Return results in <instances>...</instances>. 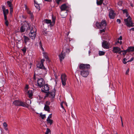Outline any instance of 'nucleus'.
I'll use <instances>...</instances> for the list:
<instances>
[{"label": "nucleus", "instance_id": "nucleus-1", "mask_svg": "<svg viewBox=\"0 0 134 134\" xmlns=\"http://www.w3.org/2000/svg\"><path fill=\"white\" fill-rule=\"evenodd\" d=\"M31 103V101L30 100H27L26 103L20 100H15L13 102V104L16 106H22L26 108H28L30 106L29 104Z\"/></svg>", "mask_w": 134, "mask_h": 134}, {"label": "nucleus", "instance_id": "nucleus-2", "mask_svg": "<svg viewBox=\"0 0 134 134\" xmlns=\"http://www.w3.org/2000/svg\"><path fill=\"white\" fill-rule=\"evenodd\" d=\"M24 24L20 28V31L21 32H24L25 30L27 31H28L31 29L30 25L27 21H24Z\"/></svg>", "mask_w": 134, "mask_h": 134}, {"label": "nucleus", "instance_id": "nucleus-3", "mask_svg": "<svg viewBox=\"0 0 134 134\" xmlns=\"http://www.w3.org/2000/svg\"><path fill=\"white\" fill-rule=\"evenodd\" d=\"M96 26L99 29H103L102 30H100V33H102L103 32H104L105 31L104 29L106 28V23L105 20H102L100 23L97 22L96 23Z\"/></svg>", "mask_w": 134, "mask_h": 134}, {"label": "nucleus", "instance_id": "nucleus-4", "mask_svg": "<svg viewBox=\"0 0 134 134\" xmlns=\"http://www.w3.org/2000/svg\"><path fill=\"white\" fill-rule=\"evenodd\" d=\"M44 61L45 60L44 59H42L41 62L38 63L37 64L36 66L37 68L41 69L43 71V73L45 74L46 73L47 71L46 68L43 65V63Z\"/></svg>", "mask_w": 134, "mask_h": 134}, {"label": "nucleus", "instance_id": "nucleus-5", "mask_svg": "<svg viewBox=\"0 0 134 134\" xmlns=\"http://www.w3.org/2000/svg\"><path fill=\"white\" fill-rule=\"evenodd\" d=\"M36 29L35 27H32L31 28L30 31L29 33L30 38L32 40L35 39L36 35Z\"/></svg>", "mask_w": 134, "mask_h": 134}, {"label": "nucleus", "instance_id": "nucleus-6", "mask_svg": "<svg viewBox=\"0 0 134 134\" xmlns=\"http://www.w3.org/2000/svg\"><path fill=\"white\" fill-rule=\"evenodd\" d=\"M124 21L125 25L128 27H132L134 26V24L132 21L131 17L127 18L126 19H124Z\"/></svg>", "mask_w": 134, "mask_h": 134}, {"label": "nucleus", "instance_id": "nucleus-7", "mask_svg": "<svg viewBox=\"0 0 134 134\" xmlns=\"http://www.w3.org/2000/svg\"><path fill=\"white\" fill-rule=\"evenodd\" d=\"M61 78L62 85L65 86L66 85V81L67 79L66 75L65 74L61 75Z\"/></svg>", "mask_w": 134, "mask_h": 134}, {"label": "nucleus", "instance_id": "nucleus-8", "mask_svg": "<svg viewBox=\"0 0 134 134\" xmlns=\"http://www.w3.org/2000/svg\"><path fill=\"white\" fill-rule=\"evenodd\" d=\"M37 83L38 86L40 88L43 86L45 83V81L42 78L38 79L37 80Z\"/></svg>", "mask_w": 134, "mask_h": 134}, {"label": "nucleus", "instance_id": "nucleus-9", "mask_svg": "<svg viewBox=\"0 0 134 134\" xmlns=\"http://www.w3.org/2000/svg\"><path fill=\"white\" fill-rule=\"evenodd\" d=\"M55 91L54 88L53 91H51L48 92L46 94V96L49 97L51 98H54L55 96Z\"/></svg>", "mask_w": 134, "mask_h": 134}, {"label": "nucleus", "instance_id": "nucleus-10", "mask_svg": "<svg viewBox=\"0 0 134 134\" xmlns=\"http://www.w3.org/2000/svg\"><path fill=\"white\" fill-rule=\"evenodd\" d=\"M28 86L26 85L25 88V90L26 92V93L28 95L29 97L30 98H31L33 95L32 91L31 90H28Z\"/></svg>", "mask_w": 134, "mask_h": 134}, {"label": "nucleus", "instance_id": "nucleus-11", "mask_svg": "<svg viewBox=\"0 0 134 134\" xmlns=\"http://www.w3.org/2000/svg\"><path fill=\"white\" fill-rule=\"evenodd\" d=\"M102 46L104 48L108 49L109 48L110 43L106 41H103L102 43Z\"/></svg>", "mask_w": 134, "mask_h": 134}, {"label": "nucleus", "instance_id": "nucleus-12", "mask_svg": "<svg viewBox=\"0 0 134 134\" xmlns=\"http://www.w3.org/2000/svg\"><path fill=\"white\" fill-rule=\"evenodd\" d=\"M42 88L41 89L42 92L47 93L49 90V87L47 84H45L44 86H43Z\"/></svg>", "mask_w": 134, "mask_h": 134}, {"label": "nucleus", "instance_id": "nucleus-13", "mask_svg": "<svg viewBox=\"0 0 134 134\" xmlns=\"http://www.w3.org/2000/svg\"><path fill=\"white\" fill-rule=\"evenodd\" d=\"M2 10L3 12L4 16V19L5 20L6 18H7V15L8 14L9 11L8 9H5L4 6L3 5L2 7Z\"/></svg>", "mask_w": 134, "mask_h": 134}, {"label": "nucleus", "instance_id": "nucleus-14", "mask_svg": "<svg viewBox=\"0 0 134 134\" xmlns=\"http://www.w3.org/2000/svg\"><path fill=\"white\" fill-rule=\"evenodd\" d=\"M80 73L81 75L84 77H86L89 74L88 70H86V71L81 70L80 71Z\"/></svg>", "mask_w": 134, "mask_h": 134}, {"label": "nucleus", "instance_id": "nucleus-15", "mask_svg": "<svg viewBox=\"0 0 134 134\" xmlns=\"http://www.w3.org/2000/svg\"><path fill=\"white\" fill-rule=\"evenodd\" d=\"M64 50V49L63 48L61 53L59 55V59L61 62H62L63 59H64L66 55L65 53L63 52Z\"/></svg>", "mask_w": 134, "mask_h": 134}, {"label": "nucleus", "instance_id": "nucleus-16", "mask_svg": "<svg viewBox=\"0 0 134 134\" xmlns=\"http://www.w3.org/2000/svg\"><path fill=\"white\" fill-rule=\"evenodd\" d=\"M109 16L110 19H114L115 16V14L114 11L113 10H110Z\"/></svg>", "mask_w": 134, "mask_h": 134}, {"label": "nucleus", "instance_id": "nucleus-17", "mask_svg": "<svg viewBox=\"0 0 134 134\" xmlns=\"http://www.w3.org/2000/svg\"><path fill=\"white\" fill-rule=\"evenodd\" d=\"M121 50L120 48L118 47H114L113 48L112 51L114 53H120L119 52Z\"/></svg>", "mask_w": 134, "mask_h": 134}, {"label": "nucleus", "instance_id": "nucleus-18", "mask_svg": "<svg viewBox=\"0 0 134 134\" xmlns=\"http://www.w3.org/2000/svg\"><path fill=\"white\" fill-rule=\"evenodd\" d=\"M68 8V6L66 4H62L60 7L61 12L62 11L66 10Z\"/></svg>", "mask_w": 134, "mask_h": 134}, {"label": "nucleus", "instance_id": "nucleus-19", "mask_svg": "<svg viewBox=\"0 0 134 134\" xmlns=\"http://www.w3.org/2000/svg\"><path fill=\"white\" fill-rule=\"evenodd\" d=\"M45 23L47 24H50V25L51 26H53V24H52V23L51 21L50 20H48L47 19H45L44 20Z\"/></svg>", "mask_w": 134, "mask_h": 134}, {"label": "nucleus", "instance_id": "nucleus-20", "mask_svg": "<svg viewBox=\"0 0 134 134\" xmlns=\"http://www.w3.org/2000/svg\"><path fill=\"white\" fill-rule=\"evenodd\" d=\"M126 51L128 52L133 51H134V47H129L126 49Z\"/></svg>", "mask_w": 134, "mask_h": 134}, {"label": "nucleus", "instance_id": "nucleus-21", "mask_svg": "<svg viewBox=\"0 0 134 134\" xmlns=\"http://www.w3.org/2000/svg\"><path fill=\"white\" fill-rule=\"evenodd\" d=\"M23 37L24 39V42L26 44L28 41L30 40V39L28 37L25 35L23 36Z\"/></svg>", "mask_w": 134, "mask_h": 134}, {"label": "nucleus", "instance_id": "nucleus-22", "mask_svg": "<svg viewBox=\"0 0 134 134\" xmlns=\"http://www.w3.org/2000/svg\"><path fill=\"white\" fill-rule=\"evenodd\" d=\"M44 109L46 111H47L48 112H50V108L48 105H45Z\"/></svg>", "mask_w": 134, "mask_h": 134}, {"label": "nucleus", "instance_id": "nucleus-23", "mask_svg": "<svg viewBox=\"0 0 134 134\" xmlns=\"http://www.w3.org/2000/svg\"><path fill=\"white\" fill-rule=\"evenodd\" d=\"M84 64H80L79 65V68L80 69L83 70L85 69Z\"/></svg>", "mask_w": 134, "mask_h": 134}, {"label": "nucleus", "instance_id": "nucleus-24", "mask_svg": "<svg viewBox=\"0 0 134 134\" xmlns=\"http://www.w3.org/2000/svg\"><path fill=\"white\" fill-rule=\"evenodd\" d=\"M84 67L85 69H89L90 68V65L89 64H84Z\"/></svg>", "mask_w": 134, "mask_h": 134}, {"label": "nucleus", "instance_id": "nucleus-25", "mask_svg": "<svg viewBox=\"0 0 134 134\" xmlns=\"http://www.w3.org/2000/svg\"><path fill=\"white\" fill-rule=\"evenodd\" d=\"M46 120L47 123L49 124L50 125L52 124L53 122V120L51 119H47Z\"/></svg>", "mask_w": 134, "mask_h": 134}, {"label": "nucleus", "instance_id": "nucleus-26", "mask_svg": "<svg viewBox=\"0 0 134 134\" xmlns=\"http://www.w3.org/2000/svg\"><path fill=\"white\" fill-rule=\"evenodd\" d=\"M52 23L53 24V25L55 22V16H52Z\"/></svg>", "mask_w": 134, "mask_h": 134}, {"label": "nucleus", "instance_id": "nucleus-27", "mask_svg": "<svg viewBox=\"0 0 134 134\" xmlns=\"http://www.w3.org/2000/svg\"><path fill=\"white\" fill-rule=\"evenodd\" d=\"M103 2V0H100L99 1H97V3L98 5H101Z\"/></svg>", "mask_w": 134, "mask_h": 134}, {"label": "nucleus", "instance_id": "nucleus-28", "mask_svg": "<svg viewBox=\"0 0 134 134\" xmlns=\"http://www.w3.org/2000/svg\"><path fill=\"white\" fill-rule=\"evenodd\" d=\"M60 14L63 18H65L67 15V12H65V15H63V14L62 12H61Z\"/></svg>", "mask_w": 134, "mask_h": 134}, {"label": "nucleus", "instance_id": "nucleus-29", "mask_svg": "<svg viewBox=\"0 0 134 134\" xmlns=\"http://www.w3.org/2000/svg\"><path fill=\"white\" fill-rule=\"evenodd\" d=\"M105 52L103 51H99V55L101 56L103 55L104 54Z\"/></svg>", "mask_w": 134, "mask_h": 134}, {"label": "nucleus", "instance_id": "nucleus-30", "mask_svg": "<svg viewBox=\"0 0 134 134\" xmlns=\"http://www.w3.org/2000/svg\"><path fill=\"white\" fill-rule=\"evenodd\" d=\"M35 5V7L37 8V9H38L39 10H40V7L38 4H36L35 1H34Z\"/></svg>", "mask_w": 134, "mask_h": 134}, {"label": "nucleus", "instance_id": "nucleus-31", "mask_svg": "<svg viewBox=\"0 0 134 134\" xmlns=\"http://www.w3.org/2000/svg\"><path fill=\"white\" fill-rule=\"evenodd\" d=\"M7 3L9 7L10 8L12 7V4L11 2L8 1L7 2Z\"/></svg>", "mask_w": 134, "mask_h": 134}, {"label": "nucleus", "instance_id": "nucleus-32", "mask_svg": "<svg viewBox=\"0 0 134 134\" xmlns=\"http://www.w3.org/2000/svg\"><path fill=\"white\" fill-rule=\"evenodd\" d=\"M123 52L122 54L124 55H125L127 52V51H126V50H124L123 51H121L120 52V53H120L121 52Z\"/></svg>", "mask_w": 134, "mask_h": 134}, {"label": "nucleus", "instance_id": "nucleus-33", "mask_svg": "<svg viewBox=\"0 0 134 134\" xmlns=\"http://www.w3.org/2000/svg\"><path fill=\"white\" fill-rule=\"evenodd\" d=\"M43 55L44 57L47 59H48V57L47 55V54L44 52L43 53Z\"/></svg>", "mask_w": 134, "mask_h": 134}, {"label": "nucleus", "instance_id": "nucleus-34", "mask_svg": "<svg viewBox=\"0 0 134 134\" xmlns=\"http://www.w3.org/2000/svg\"><path fill=\"white\" fill-rule=\"evenodd\" d=\"M39 46H40V47L41 48V49L43 51H44V49L43 48V47H42V44L41 43V41H40L39 43Z\"/></svg>", "mask_w": 134, "mask_h": 134}, {"label": "nucleus", "instance_id": "nucleus-35", "mask_svg": "<svg viewBox=\"0 0 134 134\" xmlns=\"http://www.w3.org/2000/svg\"><path fill=\"white\" fill-rule=\"evenodd\" d=\"M21 50L24 53H26V49L25 47H24L21 49Z\"/></svg>", "mask_w": 134, "mask_h": 134}, {"label": "nucleus", "instance_id": "nucleus-36", "mask_svg": "<svg viewBox=\"0 0 134 134\" xmlns=\"http://www.w3.org/2000/svg\"><path fill=\"white\" fill-rule=\"evenodd\" d=\"M30 15L31 17V19L32 20H33L34 19V16L33 15V13L31 14Z\"/></svg>", "mask_w": 134, "mask_h": 134}, {"label": "nucleus", "instance_id": "nucleus-37", "mask_svg": "<svg viewBox=\"0 0 134 134\" xmlns=\"http://www.w3.org/2000/svg\"><path fill=\"white\" fill-rule=\"evenodd\" d=\"M40 116L41 117L42 119H43L46 117V116L45 115H42V114H40Z\"/></svg>", "mask_w": 134, "mask_h": 134}, {"label": "nucleus", "instance_id": "nucleus-38", "mask_svg": "<svg viewBox=\"0 0 134 134\" xmlns=\"http://www.w3.org/2000/svg\"><path fill=\"white\" fill-rule=\"evenodd\" d=\"M5 21V24L7 26H8L9 24V23L8 21L7 20V18H6L5 20H4Z\"/></svg>", "mask_w": 134, "mask_h": 134}, {"label": "nucleus", "instance_id": "nucleus-39", "mask_svg": "<svg viewBox=\"0 0 134 134\" xmlns=\"http://www.w3.org/2000/svg\"><path fill=\"white\" fill-rule=\"evenodd\" d=\"M50 132V130L49 129L47 128L45 132V134H48Z\"/></svg>", "mask_w": 134, "mask_h": 134}, {"label": "nucleus", "instance_id": "nucleus-40", "mask_svg": "<svg viewBox=\"0 0 134 134\" xmlns=\"http://www.w3.org/2000/svg\"><path fill=\"white\" fill-rule=\"evenodd\" d=\"M65 52L66 53H69L70 52V50L69 48H66L65 49Z\"/></svg>", "mask_w": 134, "mask_h": 134}, {"label": "nucleus", "instance_id": "nucleus-41", "mask_svg": "<svg viewBox=\"0 0 134 134\" xmlns=\"http://www.w3.org/2000/svg\"><path fill=\"white\" fill-rule=\"evenodd\" d=\"M3 125L4 127H7V124L5 122H4L3 123Z\"/></svg>", "mask_w": 134, "mask_h": 134}, {"label": "nucleus", "instance_id": "nucleus-42", "mask_svg": "<svg viewBox=\"0 0 134 134\" xmlns=\"http://www.w3.org/2000/svg\"><path fill=\"white\" fill-rule=\"evenodd\" d=\"M13 12V8L12 7L10 8V14H12Z\"/></svg>", "mask_w": 134, "mask_h": 134}, {"label": "nucleus", "instance_id": "nucleus-43", "mask_svg": "<svg viewBox=\"0 0 134 134\" xmlns=\"http://www.w3.org/2000/svg\"><path fill=\"white\" fill-rule=\"evenodd\" d=\"M126 60H127V59H126L125 58L123 59V62L124 64H126V63L127 62H126Z\"/></svg>", "mask_w": 134, "mask_h": 134}, {"label": "nucleus", "instance_id": "nucleus-44", "mask_svg": "<svg viewBox=\"0 0 134 134\" xmlns=\"http://www.w3.org/2000/svg\"><path fill=\"white\" fill-rule=\"evenodd\" d=\"M27 13L29 15H30V14H31L32 13V12H31L30 10H29V9L27 10Z\"/></svg>", "mask_w": 134, "mask_h": 134}, {"label": "nucleus", "instance_id": "nucleus-45", "mask_svg": "<svg viewBox=\"0 0 134 134\" xmlns=\"http://www.w3.org/2000/svg\"><path fill=\"white\" fill-rule=\"evenodd\" d=\"M52 114H50L48 116L47 118V119H50V118H51L52 116Z\"/></svg>", "mask_w": 134, "mask_h": 134}, {"label": "nucleus", "instance_id": "nucleus-46", "mask_svg": "<svg viewBox=\"0 0 134 134\" xmlns=\"http://www.w3.org/2000/svg\"><path fill=\"white\" fill-rule=\"evenodd\" d=\"M126 17H127V18H129V17H130V16L129 15L128 12L126 13Z\"/></svg>", "mask_w": 134, "mask_h": 134}, {"label": "nucleus", "instance_id": "nucleus-47", "mask_svg": "<svg viewBox=\"0 0 134 134\" xmlns=\"http://www.w3.org/2000/svg\"><path fill=\"white\" fill-rule=\"evenodd\" d=\"M116 21L119 24H120L121 23V20L120 19H117L116 20Z\"/></svg>", "mask_w": 134, "mask_h": 134}, {"label": "nucleus", "instance_id": "nucleus-48", "mask_svg": "<svg viewBox=\"0 0 134 134\" xmlns=\"http://www.w3.org/2000/svg\"><path fill=\"white\" fill-rule=\"evenodd\" d=\"M62 0H55L56 2L57 3L59 4V3L60 1H61Z\"/></svg>", "mask_w": 134, "mask_h": 134}, {"label": "nucleus", "instance_id": "nucleus-49", "mask_svg": "<svg viewBox=\"0 0 134 134\" xmlns=\"http://www.w3.org/2000/svg\"><path fill=\"white\" fill-rule=\"evenodd\" d=\"M122 2L121 1H119L118 3V4L119 5H121L122 4Z\"/></svg>", "mask_w": 134, "mask_h": 134}, {"label": "nucleus", "instance_id": "nucleus-50", "mask_svg": "<svg viewBox=\"0 0 134 134\" xmlns=\"http://www.w3.org/2000/svg\"><path fill=\"white\" fill-rule=\"evenodd\" d=\"M133 58H132L130 60L128 61L127 62H131L133 61Z\"/></svg>", "mask_w": 134, "mask_h": 134}, {"label": "nucleus", "instance_id": "nucleus-51", "mask_svg": "<svg viewBox=\"0 0 134 134\" xmlns=\"http://www.w3.org/2000/svg\"><path fill=\"white\" fill-rule=\"evenodd\" d=\"M129 71V69H128L126 71V74H128Z\"/></svg>", "mask_w": 134, "mask_h": 134}, {"label": "nucleus", "instance_id": "nucleus-52", "mask_svg": "<svg viewBox=\"0 0 134 134\" xmlns=\"http://www.w3.org/2000/svg\"><path fill=\"white\" fill-rule=\"evenodd\" d=\"M123 12L124 13H127V10H123Z\"/></svg>", "mask_w": 134, "mask_h": 134}, {"label": "nucleus", "instance_id": "nucleus-53", "mask_svg": "<svg viewBox=\"0 0 134 134\" xmlns=\"http://www.w3.org/2000/svg\"><path fill=\"white\" fill-rule=\"evenodd\" d=\"M122 36H120L119 37V38H118V40H122Z\"/></svg>", "mask_w": 134, "mask_h": 134}, {"label": "nucleus", "instance_id": "nucleus-54", "mask_svg": "<svg viewBox=\"0 0 134 134\" xmlns=\"http://www.w3.org/2000/svg\"><path fill=\"white\" fill-rule=\"evenodd\" d=\"M46 103L47 105H49L50 104V102H49L47 101L46 102Z\"/></svg>", "mask_w": 134, "mask_h": 134}, {"label": "nucleus", "instance_id": "nucleus-55", "mask_svg": "<svg viewBox=\"0 0 134 134\" xmlns=\"http://www.w3.org/2000/svg\"><path fill=\"white\" fill-rule=\"evenodd\" d=\"M44 1L47 2H51L52 1V0H44Z\"/></svg>", "mask_w": 134, "mask_h": 134}, {"label": "nucleus", "instance_id": "nucleus-56", "mask_svg": "<svg viewBox=\"0 0 134 134\" xmlns=\"http://www.w3.org/2000/svg\"><path fill=\"white\" fill-rule=\"evenodd\" d=\"M25 9L26 10H28L29 9L28 8H27V7L26 5V4H25Z\"/></svg>", "mask_w": 134, "mask_h": 134}, {"label": "nucleus", "instance_id": "nucleus-57", "mask_svg": "<svg viewBox=\"0 0 134 134\" xmlns=\"http://www.w3.org/2000/svg\"><path fill=\"white\" fill-rule=\"evenodd\" d=\"M4 129L6 130L7 131L8 130V129L7 127H4Z\"/></svg>", "mask_w": 134, "mask_h": 134}, {"label": "nucleus", "instance_id": "nucleus-58", "mask_svg": "<svg viewBox=\"0 0 134 134\" xmlns=\"http://www.w3.org/2000/svg\"><path fill=\"white\" fill-rule=\"evenodd\" d=\"M130 30L131 31L132 30V31H134V28H131L130 29Z\"/></svg>", "mask_w": 134, "mask_h": 134}, {"label": "nucleus", "instance_id": "nucleus-59", "mask_svg": "<svg viewBox=\"0 0 134 134\" xmlns=\"http://www.w3.org/2000/svg\"><path fill=\"white\" fill-rule=\"evenodd\" d=\"M122 41H120L119 42V43L120 44H122Z\"/></svg>", "mask_w": 134, "mask_h": 134}, {"label": "nucleus", "instance_id": "nucleus-60", "mask_svg": "<svg viewBox=\"0 0 134 134\" xmlns=\"http://www.w3.org/2000/svg\"><path fill=\"white\" fill-rule=\"evenodd\" d=\"M122 123V127H124V126H123V122H122V123Z\"/></svg>", "mask_w": 134, "mask_h": 134}, {"label": "nucleus", "instance_id": "nucleus-61", "mask_svg": "<svg viewBox=\"0 0 134 134\" xmlns=\"http://www.w3.org/2000/svg\"><path fill=\"white\" fill-rule=\"evenodd\" d=\"M61 107L63 109L64 108V107L62 105H61Z\"/></svg>", "mask_w": 134, "mask_h": 134}, {"label": "nucleus", "instance_id": "nucleus-62", "mask_svg": "<svg viewBox=\"0 0 134 134\" xmlns=\"http://www.w3.org/2000/svg\"><path fill=\"white\" fill-rule=\"evenodd\" d=\"M121 123H122V118H121Z\"/></svg>", "mask_w": 134, "mask_h": 134}, {"label": "nucleus", "instance_id": "nucleus-63", "mask_svg": "<svg viewBox=\"0 0 134 134\" xmlns=\"http://www.w3.org/2000/svg\"><path fill=\"white\" fill-rule=\"evenodd\" d=\"M90 53H91V52H90V51H88V53H89V54H90Z\"/></svg>", "mask_w": 134, "mask_h": 134}, {"label": "nucleus", "instance_id": "nucleus-64", "mask_svg": "<svg viewBox=\"0 0 134 134\" xmlns=\"http://www.w3.org/2000/svg\"><path fill=\"white\" fill-rule=\"evenodd\" d=\"M119 41H117V43H119Z\"/></svg>", "mask_w": 134, "mask_h": 134}]
</instances>
